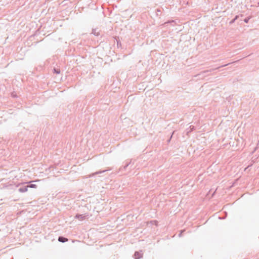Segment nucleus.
<instances>
[{
	"label": "nucleus",
	"mask_w": 259,
	"mask_h": 259,
	"mask_svg": "<svg viewBox=\"0 0 259 259\" xmlns=\"http://www.w3.org/2000/svg\"><path fill=\"white\" fill-rule=\"evenodd\" d=\"M58 240L60 242H66V241H68V239L66 238H64L63 237H59V239H58Z\"/></svg>",
	"instance_id": "nucleus-2"
},
{
	"label": "nucleus",
	"mask_w": 259,
	"mask_h": 259,
	"mask_svg": "<svg viewBox=\"0 0 259 259\" xmlns=\"http://www.w3.org/2000/svg\"><path fill=\"white\" fill-rule=\"evenodd\" d=\"M28 186V187H30V188H36V185L35 184H31L30 186Z\"/></svg>",
	"instance_id": "nucleus-3"
},
{
	"label": "nucleus",
	"mask_w": 259,
	"mask_h": 259,
	"mask_svg": "<svg viewBox=\"0 0 259 259\" xmlns=\"http://www.w3.org/2000/svg\"><path fill=\"white\" fill-rule=\"evenodd\" d=\"M28 186H26L25 187H24V188H21L19 189V191L20 192H27L28 191Z\"/></svg>",
	"instance_id": "nucleus-1"
}]
</instances>
